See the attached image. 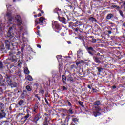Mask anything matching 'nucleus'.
Listing matches in <instances>:
<instances>
[{
  "label": "nucleus",
  "instance_id": "1",
  "mask_svg": "<svg viewBox=\"0 0 125 125\" xmlns=\"http://www.w3.org/2000/svg\"><path fill=\"white\" fill-rule=\"evenodd\" d=\"M43 22H45V18L41 17L39 19H36L35 21V25H39V24H43Z\"/></svg>",
  "mask_w": 125,
  "mask_h": 125
},
{
  "label": "nucleus",
  "instance_id": "2",
  "mask_svg": "<svg viewBox=\"0 0 125 125\" xmlns=\"http://www.w3.org/2000/svg\"><path fill=\"white\" fill-rule=\"evenodd\" d=\"M5 43L6 44V48H7V49L8 50L11 49L10 47H11V46H13L12 42H9L8 40H5Z\"/></svg>",
  "mask_w": 125,
  "mask_h": 125
},
{
  "label": "nucleus",
  "instance_id": "3",
  "mask_svg": "<svg viewBox=\"0 0 125 125\" xmlns=\"http://www.w3.org/2000/svg\"><path fill=\"white\" fill-rule=\"evenodd\" d=\"M15 20H16L17 23L18 25H21L22 22L20 16L17 15L15 16Z\"/></svg>",
  "mask_w": 125,
  "mask_h": 125
},
{
  "label": "nucleus",
  "instance_id": "4",
  "mask_svg": "<svg viewBox=\"0 0 125 125\" xmlns=\"http://www.w3.org/2000/svg\"><path fill=\"white\" fill-rule=\"evenodd\" d=\"M101 110V109H100L99 107H97L96 108V111H94L93 112V115L95 117H97V116H100L101 114L100 112L99 111Z\"/></svg>",
  "mask_w": 125,
  "mask_h": 125
},
{
  "label": "nucleus",
  "instance_id": "5",
  "mask_svg": "<svg viewBox=\"0 0 125 125\" xmlns=\"http://www.w3.org/2000/svg\"><path fill=\"white\" fill-rule=\"evenodd\" d=\"M72 74L70 73V72H68V75L67 77V81H70V82H74V78L72 77Z\"/></svg>",
  "mask_w": 125,
  "mask_h": 125
},
{
  "label": "nucleus",
  "instance_id": "6",
  "mask_svg": "<svg viewBox=\"0 0 125 125\" xmlns=\"http://www.w3.org/2000/svg\"><path fill=\"white\" fill-rule=\"evenodd\" d=\"M93 59L96 63H98V64H100V63H101V61L99 60V58L98 57L94 56L93 57Z\"/></svg>",
  "mask_w": 125,
  "mask_h": 125
},
{
  "label": "nucleus",
  "instance_id": "7",
  "mask_svg": "<svg viewBox=\"0 0 125 125\" xmlns=\"http://www.w3.org/2000/svg\"><path fill=\"white\" fill-rule=\"evenodd\" d=\"M53 27L56 28V29H58L59 28V24L57 21H54L52 23Z\"/></svg>",
  "mask_w": 125,
  "mask_h": 125
},
{
  "label": "nucleus",
  "instance_id": "8",
  "mask_svg": "<svg viewBox=\"0 0 125 125\" xmlns=\"http://www.w3.org/2000/svg\"><path fill=\"white\" fill-rule=\"evenodd\" d=\"M83 51H81V50H79L77 52V56L79 58H81L82 57V56H83Z\"/></svg>",
  "mask_w": 125,
  "mask_h": 125
},
{
  "label": "nucleus",
  "instance_id": "9",
  "mask_svg": "<svg viewBox=\"0 0 125 125\" xmlns=\"http://www.w3.org/2000/svg\"><path fill=\"white\" fill-rule=\"evenodd\" d=\"M1 113H0V119H2V118H4L5 117V113H4V112H3V110H1Z\"/></svg>",
  "mask_w": 125,
  "mask_h": 125
},
{
  "label": "nucleus",
  "instance_id": "10",
  "mask_svg": "<svg viewBox=\"0 0 125 125\" xmlns=\"http://www.w3.org/2000/svg\"><path fill=\"white\" fill-rule=\"evenodd\" d=\"M12 30V27H10L8 33H7V37L9 38V37H11V33L10 32V31Z\"/></svg>",
  "mask_w": 125,
  "mask_h": 125
},
{
  "label": "nucleus",
  "instance_id": "11",
  "mask_svg": "<svg viewBox=\"0 0 125 125\" xmlns=\"http://www.w3.org/2000/svg\"><path fill=\"white\" fill-rule=\"evenodd\" d=\"M24 72L26 75H29V74H30V71H29V69L27 67L24 68Z\"/></svg>",
  "mask_w": 125,
  "mask_h": 125
},
{
  "label": "nucleus",
  "instance_id": "12",
  "mask_svg": "<svg viewBox=\"0 0 125 125\" xmlns=\"http://www.w3.org/2000/svg\"><path fill=\"white\" fill-rule=\"evenodd\" d=\"M112 17H114V15H113L112 14H109L107 15L106 19L110 20V19H111V18H112Z\"/></svg>",
  "mask_w": 125,
  "mask_h": 125
},
{
  "label": "nucleus",
  "instance_id": "13",
  "mask_svg": "<svg viewBox=\"0 0 125 125\" xmlns=\"http://www.w3.org/2000/svg\"><path fill=\"white\" fill-rule=\"evenodd\" d=\"M26 91H24L23 93L21 95V98L22 99L25 98V97H26V95H25V94L26 93Z\"/></svg>",
  "mask_w": 125,
  "mask_h": 125
},
{
  "label": "nucleus",
  "instance_id": "14",
  "mask_svg": "<svg viewBox=\"0 0 125 125\" xmlns=\"http://www.w3.org/2000/svg\"><path fill=\"white\" fill-rule=\"evenodd\" d=\"M30 117L29 114H27L26 116H24L23 118H22V120H23L24 122H26L27 119Z\"/></svg>",
  "mask_w": 125,
  "mask_h": 125
},
{
  "label": "nucleus",
  "instance_id": "15",
  "mask_svg": "<svg viewBox=\"0 0 125 125\" xmlns=\"http://www.w3.org/2000/svg\"><path fill=\"white\" fill-rule=\"evenodd\" d=\"M26 79L28 80V81H30V82H32V81H33V77H32L30 75L27 76Z\"/></svg>",
  "mask_w": 125,
  "mask_h": 125
},
{
  "label": "nucleus",
  "instance_id": "16",
  "mask_svg": "<svg viewBox=\"0 0 125 125\" xmlns=\"http://www.w3.org/2000/svg\"><path fill=\"white\" fill-rule=\"evenodd\" d=\"M43 125H48V123H47V117L45 118L44 121L43 123Z\"/></svg>",
  "mask_w": 125,
  "mask_h": 125
},
{
  "label": "nucleus",
  "instance_id": "17",
  "mask_svg": "<svg viewBox=\"0 0 125 125\" xmlns=\"http://www.w3.org/2000/svg\"><path fill=\"white\" fill-rule=\"evenodd\" d=\"M23 103H24V100H21L19 102V106H22L23 105Z\"/></svg>",
  "mask_w": 125,
  "mask_h": 125
},
{
  "label": "nucleus",
  "instance_id": "18",
  "mask_svg": "<svg viewBox=\"0 0 125 125\" xmlns=\"http://www.w3.org/2000/svg\"><path fill=\"white\" fill-rule=\"evenodd\" d=\"M62 82L63 83H66V81L67 80V78H66V76L65 75L62 76Z\"/></svg>",
  "mask_w": 125,
  "mask_h": 125
},
{
  "label": "nucleus",
  "instance_id": "19",
  "mask_svg": "<svg viewBox=\"0 0 125 125\" xmlns=\"http://www.w3.org/2000/svg\"><path fill=\"white\" fill-rule=\"evenodd\" d=\"M59 20L61 22H65L66 21V19L64 17L60 18Z\"/></svg>",
  "mask_w": 125,
  "mask_h": 125
},
{
  "label": "nucleus",
  "instance_id": "20",
  "mask_svg": "<svg viewBox=\"0 0 125 125\" xmlns=\"http://www.w3.org/2000/svg\"><path fill=\"white\" fill-rule=\"evenodd\" d=\"M26 89H27V91H31L32 90V88L29 85H27L26 86Z\"/></svg>",
  "mask_w": 125,
  "mask_h": 125
},
{
  "label": "nucleus",
  "instance_id": "21",
  "mask_svg": "<svg viewBox=\"0 0 125 125\" xmlns=\"http://www.w3.org/2000/svg\"><path fill=\"white\" fill-rule=\"evenodd\" d=\"M93 104L95 105V106H98L100 105V102L99 101L95 102Z\"/></svg>",
  "mask_w": 125,
  "mask_h": 125
},
{
  "label": "nucleus",
  "instance_id": "22",
  "mask_svg": "<svg viewBox=\"0 0 125 125\" xmlns=\"http://www.w3.org/2000/svg\"><path fill=\"white\" fill-rule=\"evenodd\" d=\"M73 122H74V123H75V124H77V122H79V119L78 118H73L72 119Z\"/></svg>",
  "mask_w": 125,
  "mask_h": 125
},
{
  "label": "nucleus",
  "instance_id": "23",
  "mask_svg": "<svg viewBox=\"0 0 125 125\" xmlns=\"http://www.w3.org/2000/svg\"><path fill=\"white\" fill-rule=\"evenodd\" d=\"M6 82H8V83H10V77L9 76H7L6 77Z\"/></svg>",
  "mask_w": 125,
  "mask_h": 125
},
{
  "label": "nucleus",
  "instance_id": "24",
  "mask_svg": "<svg viewBox=\"0 0 125 125\" xmlns=\"http://www.w3.org/2000/svg\"><path fill=\"white\" fill-rule=\"evenodd\" d=\"M112 7H114V8H116V9H120V6L116 5H113Z\"/></svg>",
  "mask_w": 125,
  "mask_h": 125
},
{
  "label": "nucleus",
  "instance_id": "25",
  "mask_svg": "<svg viewBox=\"0 0 125 125\" xmlns=\"http://www.w3.org/2000/svg\"><path fill=\"white\" fill-rule=\"evenodd\" d=\"M18 28L20 32H22V31L23 30V26H19Z\"/></svg>",
  "mask_w": 125,
  "mask_h": 125
},
{
  "label": "nucleus",
  "instance_id": "26",
  "mask_svg": "<svg viewBox=\"0 0 125 125\" xmlns=\"http://www.w3.org/2000/svg\"><path fill=\"white\" fill-rule=\"evenodd\" d=\"M66 104H67V105H68V106H69V107H71L72 106V104H71V103L69 101H67L66 102Z\"/></svg>",
  "mask_w": 125,
  "mask_h": 125
},
{
  "label": "nucleus",
  "instance_id": "27",
  "mask_svg": "<svg viewBox=\"0 0 125 125\" xmlns=\"http://www.w3.org/2000/svg\"><path fill=\"white\" fill-rule=\"evenodd\" d=\"M119 12L120 15H121L122 17H124V14L123 13V11L121 10H119Z\"/></svg>",
  "mask_w": 125,
  "mask_h": 125
},
{
  "label": "nucleus",
  "instance_id": "28",
  "mask_svg": "<svg viewBox=\"0 0 125 125\" xmlns=\"http://www.w3.org/2000/svg\"><path fill=\"white\" fill-rule=\"evenodd\" d=\"M34 109H35V110H38V109H39V105L38 104H35Z\"/></svg>",
  "mask_w": 125,
  "mask_h": 125
},
{
  "label": "nucleus",
  "instance_id": "29",
  "mask_svg": "<svg viewBox=\"0 0 125 125\" xmlns=\"http://www.w3.org/2000/svg\"><path fill=\"white\" fill-rule=\"evenodd\" d=\"M97 69L98 72H101V71H102V70H103V69H102L100 67H97Z\"/></svg>",
  "mask_w": 125,
  "mask_h": 125
},
{
  "label": "nucleus",
  "instance_id": "30",
  "mask_svg": "<svg viewBox=\"0 0 125 125\" xmlns=\"http://www.w3.org/2000/svg\"><path fill=\"white\" fill-rule=\"evenodd\" d=\"M55 12H56L58 14L59 13L58 11H59V9L56 8L54 10Z\"/></svg>",
  "mask_w": 125,
  "mask_h": 125
},
{
  "label": "nucleus",
  "instance_id": "31",
  "mask_svg": "<svg viewBox=\"0 0 125 125\" xmlns=\"http://www.w3.org/2000/svg\"><path fill=\"white\" fill-rule=\"evenodd\" d=\"M79 104H80V105H81V106H82V107H83V102H79Z\"/></svg>",
  "mask_w": 125,
  "mask_h": 125
},
{
  "label": "nucleus",
  "instance_id": "32",
  "mask_svg": "<svg viewBox=\"0 0 125 125\" xmlns=\"http://www.w3.org/2000/svg\"><path fill=\"white\" fill-rule=\"evenodd\" d=\"M92 43H95V42H96V40L95 39H92Z\"/></svg>",
  "mask_w": 125,
  "mask_h": 125
},
{
  "label": "nucleus",
  "instance_id": "33",
  "mask_svg": "<svg viewBox=\"0 0 125 125\" xmlns=\"http://www.w3.org/2000/svg\"><path fill=\"white\" fill-rule=\"evenodd\" d=\"M35 120H36V122H38V120H40V118H39V117L38 116H36L35 118H34Z\"/></svg>",
  "mask_w": 125,
  "mask_h": 125
},
{
  "label": "nucleus",
  "instance_id": "34",
  "mask_svg": "<svg viewBox=\"0 0 125 125\" xmlns=\"http://www.w3.org/2000/svg\"><path fill=\"white\" fill-rule=\"evenodd\" d=\"M69 113H70V114H73V110H72V109L70 108L69 110Z\"/></svg>",
  "mask_w": 125,
  "mask_h": 125
},
{
  "label": "nucleus",
  "instance_id": "35",
  "mask_svg": "<svg viewBox=\"0 0 125 125\" xmlns=\"http://www.w3.org/2000/svg\"><path fill=\"white\" fill-rule=\"evenodd\" d=\"M88 50H91V51H93V48L90 47L88 48Z\"/></svg>",
  "mask_w": 125,
  "mask_h": 125
},
{
  "label": "nucleus",
  "instance_id": "36",
  "mask_svg": "<svg viewBox=\"0 0 125 125\" xmlns=\"http://www.w3.org/2000/svg\"><path fill=\"white\" fill-rule=\"evenodd\" d=\"M11 15V14L10 13H7L6 14V16H8V17H10Z\"/></svg>",
  "mask_w": 125,
  "mask_h": 125
},
{
  "label": "nucleus",
  "instance_id": "37",
  "mask_svg": "<svg viewBox=\"0 0 125 125\" xmlns=\"http://www.w3.org/2000/svg\"><path fill=\"white\" fill-rule=\"evenodd\" d=\"M81 63H82V62H76L77 66H79V65H80V64Z\"/></svg>",
  "mask_w": 125,
  "mask_h": 125
},
{
  "label": "nucleus",
  "instance_id": "38",
  "mask_svg": "<svg viewBox=\"0 0 125 125\" xmlns=\"http://www.w3.org/2000/svg\"><path fill=\"white\" fill-rule=\"evenodd\" d=\"M62 88L63 90H67L68 89V88L65 86H63Z\"/></svg>",
  "mask_w": 125,
  "mask_h": 125
},
{
  "label": "nucleus",
  "instance_id": "39",
  "mask_svg": "<svg viewBox=\"0 0 125 125\" xmlns=\"http://www.w3.org/2000/svg\"><path fill=\"white\" fill-rule=\"evenodd\" d=\"M0 68H2V62H0Z\"/></svg>",
  "mask_w": 125,
  "mask_h": 125
},
{
  "label": "nucleus",
  "instance_id": "40",
  "mask_svg": "<svg viewBox=\"0 0 125 125\" xmlns=\"http://www.w3.org/2000/svg\"><path fill=\"white\" fill-rule=\"evenodd\" d=\"M36 97H37V98L39 99V100H41V98H40V97H39V96L38 95H36Z\"/></svg>",
  "mask_w": 125,
  "mask_h": 125
},
{
  "label": "nucleus",
  "instance_id": "41",
  "mask_svg": "<svg viewBox=\"0 0 125 125\" xmlns=\"http://www.w3.org/2000/svg\"><path fill=\"white\" fill-rule=\"evenodd\" d=\"M38 17H40V16H42V14H41V13H39L38 15H37Z\"/></svg>",
  "mask_w": 125,
  "mask_h": 125
},
{
  "label": "nucleus",
  "instance_id": "42",
  "mask_svg": "<svg viewBox=\"0 0 125 125\" xmlns=\"http://www.w3.org/2000/svg\"><path fill=\"white\" fill-rule=\"evenodd\" d=\"M75 31V32H78V31H79V28H76Z\"/></svg>",
  "mask_w": 125,
  "mask_h": 125
},
{
  "label": "nucleus",
  "instance_id": "43",
  "mask_svg": "<svg viewBox=\"0 0 125 125\" xmlns=\"http://www.w3.org/2000/svg\"><path fill=\"white\" fill-rule=\"evenodd\" d=\"M8 21H10V22H11V21H12V20L10 18H9L8 19Z\"/></svg>",
  "mask_w": 125,
  "mask_h": 125
},
{
  "label": "nucleus",
  "instance_id": "44",
  "mask_svg": "<svg viewBox=\"0 0 125 125\" xmlns=\"http://www.w3.org/2000/svg\"><path fill=\"white\" fill-rule=\"evenodd\" d=\"M33 111H34L35 113H37V109H36L35 108H34V110H33Z\"/></svg>",
  "mask_w": 125,
  "mask_h": 125
},
{
  "label": "nucleus",
  "instance_id": "45",
  "mask_svg": "<svg viewBox=\"0 0 125 125\" xmlns=\"http://www.w3.org/2000/svg\"><path fill=\"white\" fill-rule=\"evenodd\" d=\"M37 47H39V48H41V45H40L39 44H38Z\"/></svg>",
  "mask_w": 125,
  "mask_h": 125
},
{
  "label": "nucleus",
  "instance_id": "46",
  "mask_svg": "<svg viewBox=\"0 0 125 125\" xmlns=\"http://www.w3.org/2000/svg\"><path fill=\"white\" fill-rule=\"evenodd\" d=\"M45 101L46 103H48V102L47 101V99H46V98H45Z\"/></svg>",
  "mask_w": 125,
  "mask_h": 125
},
{
  "label": "nucleus",
  "instance_id": "47",
  "mask_svg": "<svg viewBox=\"0 0 125 125\" xmlns=\"http://www.w3.org/2000/svg\"><path fill=\"white\" fill-rule=\"evenodd\" d=\"M41 13H42V14L44 13V12L43 11H42V10H41Z\"/></svg>",
  "mask_w": 125,
  "mask_h": 125
},
{
  "label": "nucleus",
  "instance_id": "48",
  "mask_svg": "<svg viewBox=\"0 0 125 125\" xmlns=\"http://www.w3.org/2000/svg\"><path fill=\"white\" fill-rule=\"evenodd\" d=\"M108 34H112V31H108Z\"/></svg>",
  "mask_w": 125,
  "mask_h": 125
},
{
  "label": "nucleus",
  "instance_id": "49",
  "mask_svg": "<svg viewBox=\"0 0 125 125\" xmlns=\"http://www.w3.org/2000/svg\"><path fill=\"white\" fill-rule=\"evenodd\" d=\"M34 17H35V18L38 17V15H34Z\"/></svg>",
  "mask_w": 125,
  "mask_h": 125
},
{
  "label": "nucleus",
  "instance_id": "50",
  "mask_svg": "<svg viewBox=\"0 0 125 125\" xmlns=\"http://www.w3.org/2000/svg\"><path fill=\"white\" fill-rule=\"evenodd\" d=\"M37 29H40V26H37Z\"/></svg>",
  "mask_w": 125,
  "mask_h": 125
},
{
  "label": "nucleus",
  "instance_id": "51",
  "mask_svg": "<svg viewBox=\"0 0 125 125\" xmlns=\"http://www.w3.org/2000/svg\"><path fill=\"white\" fill-rule=\"evenodd\" d=\"M113 88H114L115 89V88H116V86H113Z\"/></svg>",
  "mask_w": 125,
  "mask_h": 125
},
{
  "label": "nucleus",
  "instance_id": "52",
  "mask_svg": "<svg viewBox=\"0 0 125 125\" xmlns=\"http://www.w3.org/2000/svg\"><path fill=\"white\" fill-rule=\"evenodd\" d=\"M70 125H75V124H74V123H72Z\"/></svg>",
  "mask_w": 125,
  "mask_h": 125
},
{
  "label": "nucleus",
  "instance_id": "53",
  "mask_svg": "<svg viewBox=\"0 0 125 125\" xmlns=\"http://www.w3.org/2000/svg\"><path fill=\"white\" fill-rule=\"evenodd\" d=\"M97 55H100V53H98L97 54Z\"/></svg>",
  "mask_w": 125,
  "mask_h": 125
},
{
  "label": "nucleus",
  "instance_id": "54",
  "mask_svg": "<svg viewBox=\"0 0 125 125\" xmlns=\"http://www.w3.org/2000/svg\"><path fill=\"white\" fill-rule=\"evenodd\" d=\"M124 8L125 9V2H124Z\"/></svg>",
  "mask_w": 125,
  "mask_h": 125
},
{
  "label": "nucleus",
  "instance_id": "55",
  "mask_svg": "<svg viewBox=\"0 0 125 125\" xmlns=\"http://www.w3.org/2000/svg\"><path fill=\"white\" fill-rule=\"evenodd\" d=\"M88 88H90V85H88Z\"/></svg>",
  "mask_w": 125,
  "mask_h": 125
},
{
  "label": "nucleus",
  "instance_id": "56",
  "mask_svg": "<svg viewBox=\"0 0 125 125\" xmlns=\"http://www.w3.org/2000/svg\"><path fill=\"white\" fill-rule=\"evenodd\" d=\"M58 57H60V56H57V58H58Z\"/></svg>",
  "mask_w": 125,
  "mask_h": 125
},
{
  "label": "nucleus",
  "instance_id": "57",
  "mask_svg": "<svg viewBox=\"0 0 125 125\" xmlns=\"http://www.w3.org/2000/svg\"><path fill=\"white\" fill-rule=\"evenodd\" d=\"M13 2H15V0H13Z\"/></svg>",
  "mask_w": 125,
  "mask_h": 125
},
{
  "label": "nucleus",
  "instance_id": "58",
  "mask_svg": "<svg viewBox=\"0 0 125 125\" xmlns=\"http://www.w3.org/2000/svg\"><path fill=\"white\" fill-rule=\"evenodd\" d=\"M89 53H90V54H91V52H89Z\"/></svg>",
  "mask_w": 125,
  "mask_h": 125
},
{
  "label": "nucleus",
  "instance_id": "59",
  "mask_svg": "<svg viewBox=\"0 0 125 125\" xmlns=\"http://www.w3.org/2000/svg\"><path fill=\"white\" fill-rule=\"evenodd\" d=\"M1 30V28H0V31Z\"/></svg>",
  "mask_w": 125,
  "mask_h": 125
},
{
  "label": "nucleus",
  "instance_id": "60",
  "mask_svg": "<svg viewBox=\"0 0 125 125\" xmlns=\"http://www.w3.org/2000/svg\"><path fill=\"white\" fill-rule=\"evenodd\" d=\"M0 77H1V78H2V76L1 75H0Z\"/></svg>",
  "mask_w": 125,
  "mask_h": 125
},
{
  "label": "nucleus",
  "instance_id": "61",
  "mask_svg": "<svg viewBox=\"0 0 125 125\" xmlns=\"http://www.w3.org/2000/svg\"><path fill=\"white\" fill-rule=\"evenodd\" d=\"M92 90H94V88H93V89H92Z\"/></svg>",
  "mask_w": 125,
  "mask_h": 125
},
{
  "label": "nucleus",
  "instance_id": "62",
  "mask_svg": "<svg viewBox=\"0 0 125 125\" xmlns=\"http://www.w3.org/2000/svg\"><path fill=\"white\" fill-rule=\"evenodd\" d=\"M14 26H16V25H15Z\"/></svg>",
  "mask_w": 125,
  "mask_h": 125
}]
</instances>
